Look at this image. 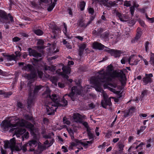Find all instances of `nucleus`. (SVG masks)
<instances>
[{"mask_svg": "<svg viewBox=\"0 0 154 154\" xmlns=\"http://www.w3.org/2000/svg\"><path fill=\"white\" fill-rule=\"evenodd\" d=\"M112 65L110 64L107 66L106 71H104V69L100 71L98 75L92 77L91 79L107 83L115 77L119 78L122 85L125 86L126 83V78L124 72L126 71V70L124 69L118 72L115 71L112 72Z\"/></svg>", "mask_w": 154, "mask_h": 154, "instance_id": "1", "label": "nucleus"}, {"mask_svg": "<svg viewBox=\"0 0 154 154\" xmlns=\"http://www.w3.org/2000/svg\"><path fill=\"white\" fill-rule=\"evenodd\" d=\"M11 141V148L12 151H20L22 150L23 152H25L28 151L27 147H29L28 150L29 151H34L35 154H40L44 149L43 146L38 145L37 149L35 150V147L38 144V142L35 140H32L23 146L22 143H16L14 138H13Z\"/></svg>", "mask_w": 154, "mask_h": 154, "instance_id": "2", "label": "nucleus"}, {"mask_svg": "<svg viewBox=\"0 0 154 154\" xmlns=\"http://www.w3.org/2000/svg\"><path fill=\"white\" fill-rule=\"evenodd\" d=\"M42 97L46 99L45 102L47 101V100H51L53 101H55V104L56 106H59L61 105H65L67 103L66 100L64 98V97L62 99H60L59 96L56 94H52L51 96L50 91L48 88H46V90L42 95Z\"/></svg>", "mask_w": 154, "mask_h": 154, "instance_id": "3", "label": "nucleus"}, {"mask_svg": "<svg viewBox=\"0 0 154 154\" xmlns=\"http://www.w3.org/2000/svg\"><path fill=\"white\" fill-rule=\"evenodd\" d=\"M24 121L23 120H18L15 124H12L11 122L7 120L3 121L1 124V127L5 130H8L9 128H14L18 126H22L24 125Z\"/></svg>", "mask_w": 154, "mask_h": 154, "instance_id": "4", "label": "nucleus"}, {"mask_svg": "<svg viewBox=\"0 0 154 154\" xmlns=\"http://www.w3.org/2000/svg\"><path fill=\"white\" fill-rule=\"evenodd\" d=\"M55 101H53V102H50L48 101H45L46 109L47 110V112L48 115H52L54 114L55 111H56L57 109L56 107L58 106H65L67 105V101L66 100V104L65 105H60L57 106L55 105Z\"/></svg>", "mask_w": 154, "mask_h": 154, "instance_id": "5", "label": "nucleus"}, {"mask_svg": "<svg viewBox=\"0 0 154 154\" xmlns=\"http://www.w3.org/2000/svg\"><path fill=\"white\" fill-rule=\"evenodd\" d=\"M43 86H42L41 85L36 86L35 87L34 90L33 92L34 94H33L31 93V88H32V86L30 87V90L29 92V96L28 99L27 104H28V107H30L33 104V100L34 99V96L36 94L39 90Z\"/></svg>", "mask_w": 154, "mask_h": 154, "instance_id": "6", "label": "nucleus"}, {"mask_svg": "<svg viewBox=\"0 0 154 154\" xmlns=\"http://www.w3.org/2000/svg\"><path fill=\"white\" fill-rule=\"evenodd\" d=\"M82 87L80 86H74L71 89V92L69 94H65L64 97L68 95L71 98L73 101H74L77 100V95H80L81 94L82 89Z\"/></svg>", "mask_w": 154, "mask_h": 154, "instance_id": "7", "label": "nucleus"}, {"mask_svg": "<svg viewBox=\"0 0 154 154\" xmlns=\"http://www.w3.org/2000/svg\"><path fill=\"white\" fill-rule=\"evenodd\" d=\"M91 82L94 85V88L96 91L100 92L103 94L104 100L108 99V96L103 90L101 88V85L102 83L105 82H101L97 80H93L91 79ZM106 83V82H105Z\"/></svg>", "mask_w": 154, "mask_h": 154, "instance_id": "8", "label": "nucleus"}, {"mask_svg": "<svg viewBox=\"0 0 154 154\" xmlns=\"http://www.w3.org/2000/svg\"><path fill=\"white\" fill-rule=\"evenodd\" d=\"M8 17L10 19V20L11 23H13L14 22L13 17L11 14H8L7 15L5 11L0 10V20L1 22L8 20Z\"/></svg>", "mask_w": 154, "mask_h": 154, "instance_id": "9", "label": "nucleus"}, {"mask_svg": "<svg viewBox=\"0 0 154 154\" xmlns=\"http://www.w3.org/2000/svg\"><path fill=\"white\" fill-rule=\"evenodd\" d=\"M33 67L31 65L28 64L23 67V69L27 71H30L31 73L30 75V78L32 79L34 78L36 75V73L35 72H33Z\"/></svg>", "mask_w": 154, "mask_h": 154, "instance_id": "10", "label": "nucleus"}, {"mask_svg": "<svg viewBox=\"0 0 154 154\" xmlns=\"http://www.w3.org/2000/svg\"><path fill=\"white\" fill-rule=\"evenodd\" d=\"M108 49L105 50L106 52L110 53L112 56H114L115 57H120L122 52L121 51L117 50L110 49L108 48Z\"/></svg>", "mask_w": 154, "mask_h": 154, "instance_id": "11", "label": "nucleus"}, {"mask_svg": "<svg viewBox=\"0 0 154 154\" xmlns=\"http://www.w3.org/2000/svg\"><path fill=\"white\" fill-rule=\"evenodd\" d=\"M14 131L15 134L17 137H20V136L24 134L26 132L25 129L21 128H12L10 130L11 132Z\"/></svg>", "mask_w": 154, "mask_h": 154, "instance_id": "12", "label": "nucleus"}, {"mask_svg": "<svg viewBox=\"0 0 154 154\" xmlns=\"http://www.w3.org/2000/svg\"><path fill=\"white\" fill-rule=\"evenodd\" d=\"M29 55L30 56H32L37 58L42 57V54L41 53L38 52L35 50L29 48L28 49Z\"/></svg>", "mask_w": 154, "mask_h": 154, "instance_id": "13", "label": "nucleus"}, {"mask_svg": "<svg viewBox=\"0 0 154 154\" xmlns=\"http://www.w3.org/2000/svg\"><path fill=\"white\" fill-rule=\"evenodd\" d=\"M33 60H34L33 62V64L35 66L36 69H38V67L39 66L38 65V62L41 60V58L38 59L33 58ZM37 72L39 77L40 78H41L43 75V73L42 72L38 70Z\"/></svg>", "mask_w": 154, "mask_h": 154, "instance_id": "14", "label": "nucleus"}, {"mask_svg": "<svg viewBox=\"0 0 154 154\" xmlns=\"http://www.w3.org/2000/svg\"><path fill=\"white\" fill-rule=\"evenodd\" d=\"M46 130L44 127H42L41 129V133L42 135L43 138L46 139L51 138L52 136L54 135V134L53 132L49 133L48 134H46Z\"/></svg>", "mask_w": 154, "mask_h": 154, "instance_id": "15", "label": "nucleus"}, {"mask_svg": "<svg viewBox=\"0 0 154 154\" xmlns=\"http://www.w3.org/2000/svg\"><path fill=\"white\" fill-rule=\"evenodd\" d=\"M101 104L102 106L105 108H106L107 106H111L112 103L111 101V98H109L102 100Z\"/></svg>", "mask_w": 154, "mask_h": 154, "instance_id": "16", "label": "nucleus"}, {"mask_svg": "<svg viewBox=\"0 0 154 154\" xmlns=\"http://www.w3.org/2000/svg\"><path fill=\"white\" fill-rule=\"evenodd\" d=\"M146 77L143 79V81L144 85H146L148 83H151L152 81L151 77H153L152 74H146Z\"/></svg>", "mask_w": 154, "mask_h": 154, "instance_id": "17", "label": "nucleus"}, {"mask_svg": "<svg viewBox=\"0 0 154 154\" xmlns=\"http://www.w3.org/2000/svg\"><path fill=\"white\" fill-rule=\"evenodd\" d=\"M100 1L104 6L109 8H111L112 6H113L116 5L115 2L110 1L108 3V0H100Z\"/></svg>", "mask_w": 154, "mask_h": 154, "instance_id": "18", "label": "nucleus"}, {"mask_svg": "<svg viewBox=\"0 0 154 154\" xmlns=\"http://www.w3.org/2000/svg\"><path fill=\"white\" fill-rule=\"evenodd\" d=\"M142 32L140 28H138L137 29V33L134 38L131 40L132 43H135L137 42L142 35Z\"/></svg>", "mask_w": 154, "mask_h": 154, "instance_id": "19", "label": "nucleus"}, {"mask_svg": "<svg viewBox=\"0 0 154 154\" xmlns=\"http://www.w3.org/2000/svg\"><path fill=\"white\" fill-rule=\"evenodd\" d=\"M116 16L119 18L120 20L123 22H126V20L128 19V16L122 14L118 12H116Z\"/></svg>", "mask_w": 154, "mask_h": 154, "instance_id": "20", "label": "nucleus"}, {"mask_svg": "<svg viewBox=\"0 0 154 154\" xmlns=\"http://www.w3.org/2000/svg\"><path fill=\"white\" fill-rule=\"evenodd\" d=\"M103 29L100 27L99 28H95L92 31V34L96 36H100L102 33L103 32Z\"/></svg>", "mask_w": 154, "mask_h": 154, "instance_id": "21", "label": "nucleus"}, {"mask_svg": "<svg viewBox=\"0 0 154 154\" xmlns=\"http://www.w3.org/2000/svg\"><path fill=\"white\" fill-rule=\"evenodd\" d=\"M93 46L94 48L100 50H103L105 47L106 48L104 45L97 42H94L93 43Z\"/></svg>", "mask_w": 154, "mask_h": 154, "instance_id": "22", "label": "nucleus"}, {"mask_svg": "<svg viewBox=\"0 0 154 154\" xmlns=\"http://www.w3.org/2000/svg\"><path fill=\"white\" fill-rule=\"evenodd\" d=\"M73 119L76 122H81L82 121V116L79 113H74Z\"/></svg>", "mask_w": 154, "mask_h": 154, "instance_id": "23", "label": "nucleus"}, {"mask_svg": "<svg viewBox=\"0 0 154 154\" xmlns=\"http://www.w3.org/2000/svg\"><path fill=\"white\" fill-rule=\"evenodd\" d=\"M19 120H20V119ZM21 120H23L24 121V125L22 126H19L20 127H23L25 126L27 128L31 130H32L34 128V125L31 123L28 122H26V121L23 119H21ZM19 126H18L19 127Z\"/></svg>", "mask_w": 154, "mask_h": 154, "instance_id": "24", "label": "nucleus"}, {"mask_svg": "<svg viewBox=\"0 0 154 154\" xmlns=\"http://www.w3.org/2000/svg\"><path fill=\"white\" fill-rule=\"evenodd\" d=\"M13 138H12V139H11L10 140V141H4V147H5V148H10L11 151V152H12V153H10L9 154H13V152H17V151H16V152H14V151H12V149H11V140L13 139Z\"/></svg>", "mask_w": 154, "mask_h": 154, "instance_id": "25", "label": "nucleus"}, {"mask_svg": "<svg viewBox=\"0 0 154 154\" xmlns=\"http://www.w3.org/2000/svg\"><path fill=\"white\" fill-rule=\"evenodd\" d=\"M12 93L11 91L5 92L2 91H0V94H3L5 97H9L12 95Z\"/></svg>", "mask_w": 154, "mask_h": 154, "instance_id": "26", "label": "nucleus"}, {"mask_svg": "<svg viewBox=\"0 0 154 154\" xmlns=\"http://www.w3.org/2000/svg\"><path fill=\"white\" fill-rule=\"evenodd\" d=\"M6 57H7V59L8 60L11 61L14 60L16 61L17 59L16 58L15 55L14 54L11 55H6Z\"/></svg>", "mask_w": 154, "mask_h": 154, "instance_id": "27", "label": "nucleus"}, {"mask_svg": "<svg viewBox=\"0 0 154 154\" xmlns=\"http://www.w3.org/2000/svg\"><path fill=\"white\" fill-rule=\"evenodd\" d=\"M78 26L79 27L85 28L86 24L85 23L84 20L82 19H80L78 21Z\"/></svg>", "mask_w": 154, "mask_h": 154, "instance_id": "28", "label": "nucleus"}, {"mask_svg": "<svg viewBox=\"0 0 154 154\" xmlns=\"http://www.w3.org/2000/svg\"><path fill=\"white\" fill-rule=\"evenodd\" d=\"M62 69L63 70V74H69L70 73V69L68 67L66 66H63L62 67Z\"/></svg>", "mask_w": 154, "mask_h": 154, "instance_id": "29", "label": "nucleus"}, {"mask_svg": "<svg viewBox=\"0 0 154 154\" xmlns=\"http://www.w3.org/2000/svg\"><path fill=\"white\" fill-rule=\"evenodd\" d=\"M100 37L101 38H104V39L107 40L109 37V33L108 32H105L102 34H101Z\"/></svg>", "mask_w": 154, "mask_h": 154, "instance_id": "30", "label": "nucleus"}, {"mask_svg": "<svg viewBox=\"0 0 154 154\" xmlns=\"http://www.w3.org/2000/svg\"><path fill=\"white\" fill-rule=\"evenodd\" d=\"M51 139H52L50 140H46L44 142V143L45 145H48V147L51 146L53 144L54 141V140L52 139V138Z\"/></svg>", "mask_w": 154, "mask_h": 154, "instance_id": "31", "label": "nucleus"}, {"mask_svg": "<svg viewBox=\"0 0 154 154\" xmlns=\"http://www.w3.org/2000/svg\"><path fill=\"white\" fill-rule=\"evenodd\" d=\"M50 80L55 85H57V82L58 81V79L57 77L54 76H52L50 78Z\"/></svg>", "mask_w": 154, "mask_h": 154, "instance_id": "32", "label": "nucleus"}, {"mask_svg": "<svg viewBox=\"0 0 154 154\" xmlns=\"http://www.w3.org/2000/svg\"><path fill=\"white\" fill-rule=\"evenodd\" d=\"M135 59V55H132L129 57L128 61V63L130 64L131 63L133 62Z\"/></svg>", "mask_w": 154, "mask_h": 154, "instance_id": "33", "label": "nucleus"}, {"mask_svg": "<svg viewBox=\"0 0 154 154\" xmlns=\"http://www.w3.org/2000/svg\"><path fill=\"white\" fill-rule=\"evenodd\" d=\"M34 32L38 35H42L43 33V32L40 29H34Z\"/></svg>", "mask_w": 154, "mask_h": 154, "instance_id": "34", "label": "nucleus"}, {"mask_svg": "<svg viewBox=\"0 0 154 154\" xmlns=\"http://www.w3.org/2000/svg\"><path fill=\"white\" fill-rule=\"evenodd\" d=\"M117 145L119 147V151L120 152H122L123 150L124 145L122 143H118Z\"/></svg>", "mask_w": 154, "mask_h": 154, "instance_id": "35", "label": "nucleus"}, {"mask_svg": "<svg viewBox=\"0 0 154 154\" xmlns=\"http://www.w3.org/2000/svg\"><path fill=\"white\" fill-rule=\"evenodd\" d=\"M85 4L86 3L84 1H82L80 3L79 7L81 11H83L84 10Z\"/></svg>", "mask_w": 154, "mask_h": 154, "instance_id": "36", "label": "nucleus"}, {"mask_svg": "<svg viewBox=\"0 0 154 154\" xmlns=\"http://www.w3.org/2000/svg\"><path fill=\"white\" fill-rule=\"evenodd\" d=\"M149 62L153 66H154V54L151 53L150 55Z\"/></svg>", "mask_w": 154, "mask_h": 154, "instance_id": "37", "label": "nucleus"}, {"mask_svg": "<svg viewBox=\"0 0 154 154\" xmlns=\"http://www.w3.org/2000/svg\"><path fill=\"white\" fill-rule=\"evenodd\" d=\"M63 25H64V29H63V33L65 34V35L68 38H70V36H68L66 34L67 32V26L65 23H63Z\"/></svg>", "mask_w": 154, "mask_h": 154, "instance_id": "38", "label": "nucleus"}, {"mask_svg": "<svg viewBox=\"0 0 154 154\" xmlns=\"http://www.w3.org/2000/svg\"><path fill=\"white\" fill-rule=\"evenodd\" d=\"M87 132L88 134V136L89 137L90 139H93L94 136L93 134L91 132V129L87 130Z\"/></svg>", "mask_w": 154, "mask_h": 154, "instance_id": "39", "label": "nucleus"}, {"mask_svg": "<svg viewBox=\"0 0 154 154\" xmlns=\"http://www.w3.org/2000/svg\"><path fill=\"white\" fill-rule=\"evenodd\" d=\"M30 3L32 7L34 8H37L38 7V4L34 1H30Z\"/></svg>", "mask_w": 154, "mask_h": 154, "instance_id": "40", "label": "nucleus"}, {"mask_svg": "<svg viewBox=\"0 0 154 154\" xmlns=\"http://www.w3.org/2000/svg\"><path fill=\"white\" fill-rule=\"evenodd\" d=\"M55 5L56 3L55 2L52 3L51 5L49 6L48 8V11H51L55 6Z\"/></svg>", "mask_w": 154, "mask_h": 154, "instance_id": "41", "label": "nucleus"}, {"mask_svg": "<svg viewBox=\"0 0 154 154\" xmlns=\"http://www.w3.org/2000/svg\"><path fill=\"white\" fill-rule=\"evenodd\" d=\"M146 128V126H141L140 127V129L137 131V134H139L140 133L143 132Z\"/></svg>", "mask_w": 154, "mask_h": 154, "instance_id": "42", "label": "nucleus"}, {"mask_svg": "<svg viewBox=\"0 0 154 154\" xmlns=\"http://www.w3.org/2000/svg\"><path fill=\"white\" fill-rule=\"evenodd\" d=\"M25 133L21 137L22 141L24 140V138L27 139L29 137V133L28 132H25Z\"/></svg>", "mask_w": 154, "mask_h": 154, "instance_id": "43", "label": "nucleus"}, {"mask_svg": "<svg viewBox=\"0 0 154 154\" xmlns=\"http://www.w3.org/2000/svg\"><path fill=\"white\" fill-rule=\"evenodd\" d=\"M68 132L70 135L71 139H73L74 138V133L72 129H70L69 130H68Z\"/></svg>", "mask_w": 154, "mask_h": 154, "instance_id": "44", "label": "nucleus"}, {"mask_svg": "<svg viewBox=\"0 0 154 154\" xmlns=\"http://www.w3.org/2000/svg\"><path fill=\"white\" fill-rule=\"evenodd\" d=\"M63 123L66 124L67 125H69L70 124V122L67 120L66 118L64 117L63 119Z\"/></svg>", "mask_w": 154, "mask_h": 154, "instance_id": "45", "label": "nucleus"}, {"mask_svg": "<svg viewBox=\"0 0 154 154\" xmlns=\"http://www.w3.org/2000/svg\"><path fill=\"white\" fill-rule=\"evenodd\" d=\"M82 124L87 129V130H88H88L91 129L89 125H88V123L87 122H83L82 123Z\"/></svg>", "mask_w": 154, "mask_h": 154, "instance_id": "46", "label": "nucleus"}, {"mask_svg": "<svg viewBox=\"0 0 154 154\" xmlns=\"http://www.w3.org/2000/svg\"><path fill=\"white\" fill-rule=\"evenodd\" d=\"M149 42L148 41L146 42L145 45V50L146 52H147L149 50Z\"/></svg>", "mask_w": 154, "mask_h": 154, "instance_id": "47", "label": "nucleus"}, {"mask_svg": "<svg viewBox=\"0 0 154 154\" xmlns=\"http://www.w3.org/2000/svg\"><path fill=\"white\" fill-rule=\"evenodd\" d=\"M15 56L16 57V59H17V60H18L17 57H20L21 55V54L20 52V51H16L15 52Z\"/></svg>", "mask_w": 154, "mask_h": 154, "instance_id": "48", "label": "nucleus"}, {"mask_svg": "<svg viewBox=\"0 0 154 154\" xmlns=\"http://www.w3.org/2000/svg\"><path fill=\"white\" fill-rule=\"evenodd\" d=\"M6 20L4 21H2V23H5L6 24L5 26V27L6 29H8L9 28V26L8 25V23H10V22H11V21H8V22L5 21Z\"/></svg>", "mask_w": 154, "mask_h": 154, "instance_id": "49", "label": "nucleus"}, {"mask_svg": "<svg viewBox=\"0 0 154 154\" xmlns=\"http://www.w3.org/2000/svg\"><path fill=\"white\" fill-rule=\"evenodd\" d=\"M17 106L19 108L22 109L24 107V105L21 102H17Z\"/></svg>", "mask_w": 154, "mask_h": 154, "instance_id": "50", "label": "nucleus"}, {"mask_svg": "<svg viewBox=\"0 0 154 154\" xmlns=\"http://www.w3.org/2000/svg\"><path fill=\"white\" fill-rule=\"evenodd\" d=\"M130 9L131 14V15L132 16L134 14V6H131L130 8Z\"/></svg>", "mask_w": 154, "mask_h": 154, "instance_id": "51", "label": "nucleus"}, {"mask_svg": "<svg viewBox=\"0 0 154 154\" xmlns=\"http://www.w3.org/2000/svg\"><path fill=\"white\" fill-rule=\"evenodd\" d=\"M140 60H137L136 58L133 62L131 63L130 65H136L137 64L138 62Z\"/></svg>", "mask_w": 154, "mask_h": 154, "instance_id": "52", "label": "nucleus"}, {"mask_svg": "<svg viewBox=\"0 0 154 154\" xmlns=\"http://www.w3.org/2000/svg\"><path fill=\"white\" fill-rule=\"evenodd\" d=\"M43 122L44 124L48 125V123L49 120L47 118H45L43 119Z\"/></svg>", "mask_w": 154, "mask_h": 154, "instance_id": "53", "label": "nucleus"}, {"mask_svg": "<svg viewBox=\"0 0 154 154\" xmlns=\"http://www.w3.org/2000/svg\"><path fill=\"white\" fill-rule=\"evenodd\" d=\"M124 5L127 7H129L131 5L130 4V2L126 1L125 2Z\"/></svg>", "mask_w": 154, "mask_h": 154, "instance_id": "54", "label": "nucleus"}, {"mask_svg": "<svg viewBox=\"0 0 154 154\" xmlns=\"http://www.w3.org/2000/svg\"><path fill=\"white\" fill-rule=\"evenodd\" d=\"M89 13H90L91 15H93L94 13V10L93 8H90L88 9Z\"/></svg>", "mask_w": 154, "mask_h": 154, "instance_id": "55", "label": "nucleus"}, {"mask_svg": "<svg viewBox=\"0 0 154 154\" xmlns=\"http://www.w3.org/2000/svg\"><path fill=\"white\" fill-rule=\"evenodd\" d=\"M147 91V90H144L142 91L141 95L142 97H143L146 94Z\"/></svg>", "mask_w": 154, "mask_h": 154, "instance_id": "56", "label": "nucleus"}, {"mask_svg": "<svg viewBox=\"0 0 154 154\" xmlns=\"http://www.w3.org/2000/svg\"><path fill=\"white\" fill-rule=\"evenodd\" d=\"M20 39V38L17 37H15L12 40L14 42H17L19 41Z\"/></svg>", "mask_w": 154, "mask_h": 154, "instance_id": "57", "label": "nucleus"}, {"mask_svg": "<svg viewBox=\"0 0 154 154\" xmlns=\"http://www.w3.org/2000/svg\"><path fill=\"white\" fill-rule=\"evenodd\" d=\"M86 45L85 44H82L80 45V46L79 47L80 49H81V50H84V49L86 48Z\"/></svg>", "mask_w": 154, "mask_h": 154, "instance_id": "58", "label": "nucleus"}, {"mask_svg": "<svg viewBox=\"0 0 154 154\" xmlns=\"http://www.w3.org/2000/svg\"><path fill=\"white\" fill-rule=\"evenodd\" d=\"M53 29L54 30V31H53V32H55V30H57L58 31H60V28L57 27L56 26H54L53 28Z\"/></svg>", "mask_w": 154, "mask_h": 154, "instance_id": "59", "label": "nucleus"}, {"mask_svg": "<svg viewBox=\"0 0 154 154\" xmlns=\"http://www.w3.org/2000/svg\"><path fill=\"white\" fill-rule=\"evenodd\" d=\"M112 136V134L111 132H109L106 135V137L107 138H109Z\"/></svg>", "mask_w": 154, "mask_h": 154, "instance_id": "60", "label": "nucleus"}, {"mask_svg": "<svg viewBox=\"0 0 154 154\" xmlns=\"http://www.w3.org/2000/svg\"><path fill=\"white\" fill-rule=\"evenodd\" d=\"M106 145V142H104L102 144L99 145L98 146V148H101L102 149H103V148H104Z\"/></svg>", "mask_w": 154, "mask_h": 154, "instance_id": "61", "label": "nucleus"}, {"mask_svg": "<svg viewBox=\"0 0 154 154\" xmlns=\"http://www.w3.org/2000/svg\"><path fill=\"white\" fill-rule=\"evenodd\" d=\"M60 75H62V76L64 78V79H68L69 78V76L66 75V74H63V72H61L60 73Z\"/></svg>", "mask_w": 154, "mask_h": 154, "instance_id": "62", "label": "nucleus"}, {"mask_svg": "<svg viewBox=\"0 0 154 154\" xmlns=\"http://www.w3.org/2000/svg\"><path fill=\"white\" fill-rule=\"evenodd\" d=\"M89 107L92 109L95 107V105L93 103H91L88 105Z\"/></svg>", "mask_w": 154, "mask_h": 154, "instance_id": "63", "label": "nucleus"}, {"mask_svg": "<svg viewBox=\"0 0 154 154\" xmlns=\"http://www.w3.org/2000/svg\"><path fill=\"white\" fill-rule=\"evenodd\" d=\"M58 86L61 88H63L64 87V85L62 83L60 82H59L58 83Z\"/></svg>", "mask_w": 154, "mask_h": 154, "instance_id": "64", "label": "nucleus"}]
</instances>
